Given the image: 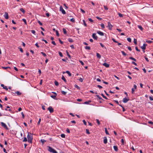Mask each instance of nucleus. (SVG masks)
<instances>
[{
    "label": "nucleus",
    "instance_id": "nucleus-1",
    "mask_svg": "<svg viewBox=\"0 0 153 153\" xmlns=\"http://www.w3.org/2000/svg\"><path fill=\"white\" fill-rule=\"evenodd\" d=\"M27 137L28 140V142L29 143H32L33 140V137L32 134L29 132L28 133Z\"/></svg>",
    "mask_w": 153,
    "mask_h": 153
},
{
    "label": "nucleus",
    "instance_id": "nucleus-2",
    "mask_svg": "<svg viewBox=\"0 0 153 153\" xmlns=\"http://www.w3.org/2000/svg\"><path fill=\"white\" fill-rule=\"evenodd\" d=\"M48 151L51 152H53V153H58L57 152L53 149L50 146H48Z\"/></svg>",
    "mask_w": 153,
    "mask_h": 153
},
{
    "label": "nucleus",
    "instance_id": "nucleus-3",
    "mask_svg": "<svg viewBox=\"0 0 153 153\" xmlns=\"http://www.w3.org/2000/svg\"><path fill=\"white\" fill-rule=\"evenodd\" d=\"M1 126L3 127L5 129L7 130H8L9 129L8 128L6 125L3 122H1Z\"/></svg>",
    "mask_w": 153,
    "mask_h": 153
},
{
    "label": "nucleus",
    "instance_id": "nucleus-4",
    "mask_svg": "<svg viewBox=\"0 0 153 153\" xmlns=\"http://www.w3.org/2000/svg\"><path fill=\"white\" fill-rule=\"evenodd\" d=\"M50 113H52L54 111V110L52 106H50L48 108Z\"/></svg>",
    "mask_w": 153,
    "mask_h": 153
},
{
    "label": "nucleus",
    "instance_id": "nucleus-5",
    "mask_svg": "<svg viewBox=\"0 0 153 153\" xmlns=\"http://www.w3.org/2000/svg\"><path fill=\"white\" fill-rule=\"evenodd\" d=\"M59 10L60 11H61L62 13L64 14H66V12L65 10L63 9L62 7V6H60L59 7Z\"/></svg>",
    "mask_w": 153,
    "mask_h": 153
},
{
    "label": "nucleus",
    "instance_id": "nucleus-6",
    "mask_svg": "<svg viewBox=\"0 0 153 153\" xmlns=\"http://www.w3.org/2000/svg\"><path fill=\"white\" fill-rule=\"evenodd\" d=\"M92 36L93 38L94 39H95L96 40H97V39L98 37L96 35V33H93L92 34Z\"/></svg>",
    "mask_w": 153,
    "mask_h": 153
},
{
    "label": "nucleus",
    "instance_id": "nucleus-7",
    "mask_svg": "<svg viewBox=\"0 0 153 153\" xmlns=\"http://www.w3.org/2000/svg\"><path fill=\"white\" fill-rule=\"evenodd\" d=\"M108 27L109 29L110 30H112V29L113 26L111 25V24L110 22H108Z\"/></svg>",
    "mask_w": 153,
    "mask_h": 153
},
{
    "label": "nucleus",
    "instance_id": "nucleus-8",
    "mask_svg": "<svg viewBox=\"0 0 153 153\" xmlns=\"http://www.w3.org/2000/svg\"><path fill=\"white\" fill-rule=\"evenodd\" d=\"M129 100V99L128 98H126L125 97L123 99V102L124 103H126Z\"/></svg>",
    "mask_w": 153,
    "mask_h": 153
},
{
    "label": "nucleus",
    "instance_id": "nucleus-9",
    "mask_svg": "<svg viewBox=\"0 0 153 153\" xmlns=\"http://www.w3.org/2000/svg\"><path fill=\"white\" fill-rule=\"evenodd\" d=\"M4 17L6 19H8L9 18V16L8 13L7 12H5L4 15Z\"/></svg>",
    "mask_w": 153,
    "mask_h": 153
},
{
    "label": "nucleus",
    "instance_id": "nucleus-10",
    "mask_svg": "<svg viewBox=\"0 0 153 153\" xmlns=\"http://www.w3.org/2000/svg\"><path fill=\"white\" fill-rule=\"evenodd\" d=\"M97 32L98 34L100 36H103L104 35V33L102 32H101L100 31H98Z\"/></svg>",
    "mask_w": 153,
    "mask_h": 153
},
{
    "label": "nucleus",
    "instance_id": "nucleus-11",
    "mask_svg": "<svg viewBox=\"0 0 153 153\" xmlns=\"http://www.w3.org/2000/svg\"><path fill=\"white\" fill-rule=\"evenodd\" d=\"M147 45L145 44H144L142 46L141 48L143 50H145L146 49V46Z\"/></svg>",
    "mask_w": 153,
    "mask_h": 153
},
{
    "label": "nucleus",
    "instance_id": "nucleus-12",
    "mask_svg": "<svg viewBox=\"0 0 153 153\" xmlns=\"http://www.w3.org/2000/svg\"><path fill=\"white\" fill-rule=\"evenodd\" d=\"M103 65L105 66L106 68H108L109 67V64H107L106 62H105L103 64Z\"/></svg>",
    "mask_w": 153,
    "mask_h": 153
},
{
    "label": "nucleus",
    "instance_id": "nucleus-13",
    "mask_svg": "<svg viewBox=\"0 0 153 153\" xmlns=\"http://www.w3.org/2000/svg\"><path fill=\"white\" fill-rule=\"evenodd\" d=\"M103 143L105 144H106L107 143V139L106 137H104Z\"/></svg>",
    "mask_w": 153,
    "mask_h": 153
},
{
    "label": "nucleus",
    "instance_id": "nucleus-14",
    "mask_svg": "<svg viewBox=\"0 0 153 153\" xmlns=\"http://www.w3.org/2000/svg\"><path fill=\"white\" fill-rule=\"evenodd\" d=\"M137 27L141 30L142 31L143 30V28L141 25H138Z\"/></svg>",
    "mask_w": 153,
    "mask_h": 153
},
{
    "label": "nucleus",
    "instance_id": "nucleus-15",
    "mask_svg": "<svg viewBox=\"0 0 153 153\" xmlns=\"http://www.w3.org/2000/svg\"><path fill=\"white\" fill-rule=\"evenodd\" d=\"M113 148L115 151L117 152L118 150V147L117 146H114Z\"/></svg>",
    "mask_w": 153,
    "mask_h": 153
},
{
    "label": "nucleus",
    "instance_id": "nucleus-16",
    "mask_svg": "<svg viewBox=\"0 0 153 153\" xmlns=\"http://www.w3.org/2000/svg\"><path fill=\"white\" fill-rule=\"evenodd\" d=\"M61 79L63 80L65 82H67L66 80L65 79V77L64 76L62 75V77L61 78Z\"/></svg>",
    "mask_w": 153,
    "mask_h": 153
},
{
    "label": "nucleus",
    "instance_id": "nucleus-17",
    "mask_svg": "<svg viewBox=\"0 0 153 153\" xmlns=\"http://www.w3.org/2000/svg\"><path fill=\"white\" fill-rule=\"evenodd\" d=\"M66 73L68 74L69 76H71V73L69 71H66Z\"/></svg>",
    "mask_w": 153,
    "mask_h": 153
},
{
    "label": "nucleus",
    "instance_id": "nucleus-18",
    "mask_svg": "<svg viewBox=\"0 0 153 153\" xmlns=\"http://www.w3.org/2000/svg\"><path fill=\"white\" fill-rule=\"evenodd\" d=\"M96 54L97 57L99 59H100L101 58V56L100 54V53H97Z\"/></svg>",
    "mask_w": 153,
    "mask_h": 153
},
{
    "label": "nucleus",
    "instance_id": "nucleus-19",
    "mask_svg": "<svg viewBox=\"0 0 153 153\" xmlns=\"http://www.w3.org/2000/svg\"><path fill=\"white\" fill-rule=\"evenodd\" d=\"M91 102V100H88V101H86L84 103V104H89V103Z\"/></svg>",
    "mask_w": 153,
    "mask_h": 153
},
{
    "label": "nucleus",
    "instance_id": "nucleus-20",
    "mask_svg": "<svg viewBox=\"0 0 153 153\" xmlns=\"http://www.w3.org/2000/svg\"><path fill=\"white\" fill-rule=\"evenodd\" d=\"M129 59H131L132 60H133L135 61H136V59H135V58H134L132 57H129Z\"/></svg>",
    "mask_w": 153,
    "mask_h": 153
},
{
    "label": "nucleus",
    "instance_id": "nucleus-21",
    "mask_svg": "<svg viewBox=\"0 0 153 153\" xmlns=\"http://www.w3.org/2000/svg\"><path fill=\"white\" fill-rule=\"evenodd\" d=\"M85 48L86 50H90L91 49V48L90 47L86 46L85 47Z\"/></svg>",
    "mask_w": 153,
    "mask_h": 153
},
{
    "label": "nucleus",
    "instance_id": "nucleus-22",
    "mask_svg": "<svg viewBox=\"0 0 153 153\" xmlns=\"http://www.w3.org/2000/svg\"><path fill=\"white\" fill-rule=\"evenodd\" d=\"M62 30L64 34H66L67 33V31L66 29L65 28H63Z\"/></svg>",
    "mask_w": 153,
    "mask_h": 153
},
{
    "label": "nucleus",
    "instance_id": "nucleus-23",
    "mask_svg": "<svg viewBox=\"0 0 153 153\" xmlns=\"http://www.w3.org/2000/svg\"><path fill=\"white\" fill-rule=\"evenodd\" d=\"M146 42L149 43V44H150V43L153 42V41H152L148 40H146Z\"/></svg>",
    "mask_w": 153,
    "mask_h": 153
},
{
    "label": "nucleus",
    "instance_id": "nucleus-24",
    "mask_svg": "<svg viewBox=\"0 0 153 153\" xmlns=\"http://www.w3.org/2000/svg\"><path fill=\"white\" fill-rule=\"evenodd\" d=\"M40 141L42 142V144H44V143L45 142H46V140H45L44 139H41L40 140Z\"/></svg>",
    "mask_w": 153,
    "mask_h": 153
},
{
    "label": "nucleus",
    "instance_id": "nucleus-25",
    "mask_svg": "<svg viewBox=\"0 0 153 153\" xmlns=\"http://www.w3.org/2000/svg\"><path fill=\"white\" fill-rule=\"evenodd\" d=\"M15 93L17 94L18 95H20L21 94V93L19 91H16L15 92Z\"/></svg>",
    "mask_w": 153,
    "mask_h": 153
},
{
    "label": "nucleus",
    "instance_id": "nucleus-26",
    "mask_svg": "<svg viewBox=\"0 0 153 153\" xmlns=\"http://www.w3.org/2000/svg\"><path fill=\"white\" fill-rule=\"evenodd\" d=\"M20 10L23 13H25V10L23 8H21L20 9Z\"/></svg>",
    "mask_w": 153,
    "mask_h": 153
},
{
    "label": "nucleus",
    "instance_id": "nucleus-27",
    "mask_svg": "<svg viewBox=\"0 0 153 153\" xmlns=\"http://www.w3.org/2000/svg\"><path fill=\"white\" fill-rule=\"evenodd\" d=\"M105 132L106 134H107V135H109V133L107 131V129L106 128H105Z\"/></svg>",
    "mask_w": 153,
    "mask_h": 153
},
{
    "label": "nucleus",
    "instance_id": "nucleus-28",
    "mask_svg": "<svg viewBox=\"0 0 153 153\" xmlns=\"http://www.w3.org/2000/svg\"><path fill=\"white\" fill-rule=\"evenodd\" d=\"M101 95L105 99H106V100H108V99L103 94H101Z\"/></svg>",
    "mask_w": 153,
    "mask_h": 153
},
{
    "label": "nucleus",
    "instance_id": "nucleus-29",
    "mask_svg": "<svg viewBox=\"0 0 153 153\" xmlns=\"http://www.w3.org/2000/svg\"><path fill=\"white\" fill-rule=\"evenodd\" d=\"M121 52L123 56H126L127 55L126 54L124 51H122Z\"/></svg>",
    "mask_w": 153,
    "mask_h": 153
},
{
    "label": "nucleus",
    "instance_id": "nucleus-30",
    "mask_svg": "<svg viewBox=\"0 0 153 153\" xmlns=\"http://www.w3.org/2000/svg\"><path fill=\"white\" fill-rule=\"evenodd\" d=\"M54 84L56 86H58L59 85V83L58 82L56 81L54 82Z\"/></svg>",
    "mask_w": 153,
    "mask_h": 153
},
{
    "label": "nucleus",
    "instance_id": "nucleus-31",
    "mask_svg": "<svg viewBox=\"0 0 153 153\" xmlns=\"http://www.w3.org/2000/svg\"><path fill=\"white\" fill-rule=\"evenodd\" d=\"M74 86L75 88H76L77 89H79V90H80V87L78 86L77 85H74Z\"/></svg>",
    "mask_w": 153,
    "mask_h": 153
},
{
    "label": "nucleus",
    "instance_id": "nucleus-32",
    "mask_svg": "<svg viewBox=\"0 0 153 153\" xmlns=\"http://www.w3.org/2000/svg\"><path fill=\"white\" fill-rule=\"evenodd\" d=\"M68 40L69 42H73V39L71 38H68Z\"/></svg>",
    "mask_w": 153,
    "mask_h": 153
},
{
    "label": "nucleus",
    "instance_id": "nucleus-33",
    "mask_svg": "<svg viewBox=\"0 0 153 153\" xmlns=\"http://www.w3.org/2000/svg\"><path fill=\"white\" fill-rule=\"evenodd\" d=\"M86 133L88 134H90V132H89V130L88 129H86Z\"/></svg>",
    "mask_w": 153,
    "mask_h": 153
},
{
    "label": "nucleus",
    "instance_id": "nucleus-34",
    "mask_svg": "<svg viewBox=\"0 0 153 153\" xmlns=\"http://www.w3.org/2000/svg\"><path fill=\"white\" fill-rule=\"evenodd\" d=\"M61 93L64 95H65L67 93L66 92H65L64 91H61Z\"/></svg>",
    "mask_w": 153,
    "mask_h": 153
},
{
    "label": "nucleus",
    "instance_id": "nucleus-35",
    "mask_svg": "<svg viewBox=\"0 0 153 153\" xmlns=\"http://www.w3.org/2000/svg\"><path fill=\"white\" fill-rule=\"evenodd\" d=\"M59 53L60 56L61 57H62L63 56L61 52L59 51Z\"/></svg>",
    "mask_w": 153,
    "mask_h": 153
},
{
    "label": "nucleus",
    "instance_id": "nucleus-36",
    "mask_svg": "<svg viewBox=\"0 0 153 153\" xmlns=\"http://www.w3.org/2000/svg\"><path fill=\"white\" fill-rule=\"evenodd\" d=\"M27 141H28L27 139L26 138V137H25L24 138V139L23 140V142H26Z\"/></svg>",
    "mask_w": 153,
    "mask_h": 153
},
{
    "label": "nucleus",
    "instance_id": "nucleus-37",
    "mask_svg": "<svg viewBox=\"0 0 153 153\" xmlns=\"http://www.w3.org/2000/svg\"><path fill=\"white\" fill-rule=\"evenodd\" d=\"M97 97L100 100H103L102 98L99 95H97Z\"/></svg>",
    "mask_w": 153,
    "mask_h": 153
},
{
    "label": "nucleus",
    "instance_id": "nucleus-38",
    "mask_svg": "<svg viewBox=\"0 0 153 153\" xmlns=\"http://www.w3.org/2000/svg\"><path fill=\"white\" fill-rule=\"evenodd\" d=\"M70 21L73 22H75V19L74 18H72L70 20Z\"/></svg>",
    "mask_w": 153,
    "mask_h": 153
},
{
    "label": "nucleus",
    "instance_id": "nucleus-39",
    "mask_svg": "<svg viewBox=\"0 0 153 153\" xmlns=\"http://www.w3.org/2000/svg\"><path fill=\"white\" fill-rule=\"evenodd\" d=\"M31 31L32 33L33 34H34L35 35H36L35 33H36V31L35 30H31Z\"/></svg>",
    "mask_w": 153,
    "mask_h": 153
},
{
    "label": "nucleus",
    "instance_id": "nucleus-40",
    "mask_svg": "<svg viewBox=\"0 0 153 153\" xmlns=\"http://www.w3.org/2000/svg\"><path fill=\"white\" fill-rule=\"evenodd\" d=\"M56 35H57V36H59V34L58 31H57V30H56Z\"/></svg>",
    "mask_w": 153,
    "mask_h": 153
},
{
    "label": "nucleus",
    "instance_id": "nucleus-41",
    "mask_svg": "<svg viewBox=\"0 0 153 153\" xmlns=\"http://www.w3.org/2000/svg\"><path fill=\"white\" fill-rule=\"evenodd\" d=\"M127 41L129 42H131V38H128L127 39Z\"/></svg>",
    "mask_w": 153,
    "mask_h": 153
},
{
    "label": "nucleus",
    "instance_id": "nucleus-42",
    "mask_svg": "<svg viewBox=\"0 0 153 153\" xmlns=\"http://www.w3.org/2000/svg\"><path fill=\"white\" fill-rule=\"evenodd\" d=\"M41 53L45 57L46 56H47L46 54L43 52H41Z\"/></svg>",
    "mask_w": 153,
    "mask_h": 153
},
{
    "label": "nucleus",
    "instance_id": "nucleus-43",
    "mask_svg": "<svg viewBox=\"0 0 153 153\" xmlns=\"http://www.w3.org/2000/svg\"><path fill=\"white\" fill-rule=\"evenodd\" d=\"M83 25H84L85 27H86L87 26V24L86 23L85 21V20H83Z\"/></svg>",
    "mask_w": 153,
    "mask_h": 153
},
{
    "label": "nucleus",
    "instance_id": "nucleus-44",
    "mask_svg": "<svg viewBox=\"0 0 153 153\" xmlns=\"http://www.w3.org/2000/svg\"><path fill=\"white\" fill-rule=\"evenodd\" d=\"M104 7L105 10H108V8L107 6L104 5Z\"/></svg>",
    "mask_w": 153,
    "mask_h": 153
},
{
    "label": "nucleus",
    "instance_id": "nucleus-45",
    "mask_svg": "<svg viewBox=\"0 0 153 153\" xmlns=\"http://www.w3.org/2000/svg\"><path fill=\"white\" fill-rule=\"evenodd\" d=\"M61 136L62 138H65V135L64 134H62L61 135Z\"/></svg>",
    "mask_w": 153,
    "mask_h": 153
},
{
    "label": "nucleus",
    "instance_id": "nucleus-46",
    "mask_svg": "<svg viewBox=\"0 0 153 153\" xmlns=\"http://www.w3.org/2000/svg\"><path fill=\"white\" fill-rule=\"evenodd\" d=\"M98 125H100V122L98 119H96Z\"/></svg>",
    "mask_w": 153,
    "mask_h": 153
},
{
    "label": "nucleus",
    "instance_id": "nucleus-47",
    "mask_svg": "<svg viewBox=\"0 0 153 153\" xmlns=\"http://www.w3.org/2000/svg\"><path fill=\"white\" fill-rule=\"evenodd\" d=\"M22 21L24 22V23L26 25H27V23L26 22V21L25 19H23Z\"/></svg>",
    "mask_w": 153,
    "mask_h": 153
},
{
    "label": "nucleus",
    "instance_id": "nucleus-48",
    "mask_svg": "<svg viewBox=\"0 0 153 153\" xmlns=\"http://www.w3.org/2000/svg\"><path fill=\"white\" fill-rule=\"evenodd\" d=\"M100 25H101V27L102 28H105L104 25L103 24H102V23Z\"/></svg>",
    "mask_w": 153,
    "mask_h": 153
},
{
    "label": "nucleus",
    "instance_id": "nucleus-49",
    "mask_svg": "<svg viewBox=\"0 0 153 153\" xmlns=\"http://www.w3.org/2000/svg\"><path fill=\"white\" fill-rule=\"evenodd\" d=\"M2 68L3 69H7V68H10L9 67H2Z\"/></svg>",
    "mask_w": 153,
    "mask_h": 153
},
{
    "label": "nucleus",
    "instance_id": "nucleus-50",
    "mask_svg": "<svg viewBox=\"0 0 153 153\" xmlns=\"http://www.w3.org/2000/svg\"><path fill=\"white\" fill-rule=\"evenodd\" d=\"M59 41L61 44H62L63 43V42L61 41L60 38L59 39Z\"/></svg>",
    "mask_w": 153,
    "mask_h": 153
},
{
    "label": "nucleus",
    "instance_id": "nucleus-51",
    "mask_svg": "<svg viewBox=\"0 0 153 153\" xmlns=\"http://www.w3.org/2000/svg\"><path fill=\"white\" fill-rule=\"evenodd\" d=\"M135 49L137 51H139V52H140V50L138 49V47L137 46H136L135 47Z\"/></svg>",
    "mask_w": 153,
    "mask_h": 153
},
{
    "label": "nucleus",
    "instance_id": "nucleus-52",
    "mask_svg": "<svg viewBox=\"0 0 153 153\" xmlns=\"http://www.w3.org/2000/svg\"><path fill=\"white\" fill-rule=\"evenodd\" d=\"M82 122H83L84 124L85 125H87V123H86V122L85 121V120H82Z\"/></svg>",
    "mask_w": 153,
    "mask_h": 153
},
{
    "label": "nucleus",
    "instance_id": "nucleus-53",
    "mask_svg": "<svg viewBox=\"0 0 153 153\" xmlns=\"http://www.w3.org/2000/svg\"><path fill=\"white\" fill-rule=\"evenodd\" d=\"M42 108L43 110H45V106L44 105L42 104Z\"/></svg>",
    "mask_w": 153,
    "mask_h": 153
},
{
    "label": "nucleus",
    "instance_id": "nucleus-54",
    "mask_svg": "<svg viewBox=\"0 0 153 153\" xmlns=\"http://www.w3.org/2000/svg\"><path fill=\"white\" fill-rule=\"evenodd\" d=\"M96 18L97 19L99 20H102V18H101L98 16H96Z\"/></svg>",
    "mask_w": 153,
    "mask_h": 153
},
{
    "label": "nucleus",
    "instance_id": "nucleus-55",
    "mask_svg": "<svg viewBox=\"0 0 153 153\" xmlns=\"http://www.w3.org/2000/svg\"><path fill=\"white\" fill-rule=\"evenodd\" d=\"M112 40H113V41L114 42H115V43H117L118 42H117V41H116V40H115V39H114V38H112Z\"/></svg>",
    "mask_w": 153,
    "mask_h": 153
},
{
    "label": "nucleus",
    "instance_id": "nucleus-56",
    "mask_svg": "<svg viewBox=\"0 0 153 153\" xmlns=\"http://www.w3.org/2000/svg\"><path fill=\"white\" fill-rule=\"evenodd\" d=\"M112 40H113V41L114 42H115V43H117L118 42H117V41H116V40H115V39H114V38H112Z\"/></svg>",
    "mask_w": 153,
    "mask_h": 153
},
{
    "label": "nucleus",
    "instance_id": "nucleus-57",
    "mask_svg": "<svg viewBox=\"0 0 153 153\" xmlns=\"http://www.w3.org/2000/svg\"><path fill=\"white\" fill-rule=\"evenodd\" d=\"M121 142L122 145L124 144V140L123 139H122L121 140Z\"/></svg>",
    "mask_w": 153,
    "mask_h": 153
},
{
    "label": "nucleus",
    "instance_id": "nucleus-58",
    "mask_svg": "<svg viewBox=\"0 0 153 153\" xmlns=\"http://www.w3.org/2000/svg\"><path fill=\"white\" fill-rule=\"evenodd\" d=\"M80 10L82 13H85V11L83 10L82 8H81Z\"/></svg>",
    "mask_w": 153,
    "mask_h": 153
},
{
    "label": "nucleus",
    "instance_id": "nucleus-59",
    "mask_svg": "<svg viewBox=\"0 0 153 153\" xmlns=\"http://www.w3.org/2000/svg\"><path fill=\"white\" fill-rule=\"evenodd\" d=\"M134 43L136 45L137 44V40L135 39H134Z\"/></svg>",
    "mask_w": 153,
    "mask_h": 153
},
{
    "label": "nucleus",
    "instance_id": "nucleus-60",
    "mask_svg": "<svg viewBox=\"0 0 153 153\" xmlns=\"http://www.w3.org/2000/svg\"><path fill=\"white\" fill-rule=\"evenodd\" d=\"M118 14L119 17H123V15L121 13H118Z\"/></svg>",
    "mask_w": 153,
    "mask_h": 153
},
{
    "label": "nucleus",
    "instance_id": "nucleus-61",
    "mask_svg": "<svg viewBox=\"0 0 153 153\" xmlns=\"http://www.w3.org/2000/svg\"><path fill=\"white\" fill-rule=\"evenodd\" d=\"M21 114L22 116V118H24L25 117V115L23 112H22Z\"/></svg>",
    "mask_w": 153,
    "mask_h": 153
},
{
    "label": "nucleus",
    "instance_id": "nucleus-62",
    "mask_svg": "<svg viewBox=\"0 0 153 153\" xmlns=\"http://www.w3.org/2000/svg\"><path fill=\"white\" fill-rule=\"evenodd\" d=\"M66 131L68 133H69L70 132V131L68 128H67L66 129Z\"/></svg>",
    "mask_w": 153,
    "mask_h": 153
},
{
    "label": "nucleus",
    "instance_id": "nucleus-63",
    "mask_svg": "<svg viewBox=\"0 0 153 153\" xmlns=\"http://www.w3.org/2000/svg\"><path fill=\"white\" fill-rule=\"evenodd\" d=\"M88 20L91 22H93V20L92 19H91V18H88Z\"/></svg>",
    "mask_w": 153,
    "mask_h": 153
},
{
    "label": "nucleus",
    "instance_id": "nucleus-64",
    "mask_svg": "<svg viewBox=\"0 0 153 153\" xmlns=\"http://www.w3.org/2000/svg\"><path fill=\"white\" fill-rule=\"evenodd\" d=\"M3 88L6 90H8V88H7V86H5L4 88Z\"/></svg>",
    "mask_w": 153,
    "mask_h": 153
}]
</instances>
